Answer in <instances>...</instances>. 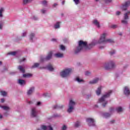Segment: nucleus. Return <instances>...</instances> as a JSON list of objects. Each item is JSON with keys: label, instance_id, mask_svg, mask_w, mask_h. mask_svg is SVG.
Wrapping results in <instances>:
<instances>
[{"label": "nucleus", "instance_id": "f257e3e1", "mask_svg": "<svg viewBox=\"0 0 130 130\" xmlns=\"http://www.w3.org/2000/svg\"><path fill=\"white\" fill-rule=\"evenodd\" d=\"M106 35L107 34L106 33L103 34L98 41H93V42L89 44V47H93V46H95L98 43H105L106 42H109L110 43H112L113 42V40L110 39H106L105 37H106Z\"/></svg>", "mask_w": 130, "mask_h": 130}, {"label": "nucleus", "instance_id": "f03ea898", "mask_svg": "<svg viewBox=\"0 0 130 130\" xmlns=\"http://www.w3.org/2000/svg\"><path fill=\"white\" fill-rule=\"evenodd\" d=\"M87 42L80 41L79 42V46L75 50V53H79L81 50L87 49Z\"/></svg>", "mask_w": 130, "mask_h": 130}, {"label": "nucleus", "instance_id": "7ed1b4c3", "mask_svg": "<svg viewBox=\"0 0 130 130\" xmlns=\"http://www.w3.org/2000/svg\"><path fill=\"white\" fill-rule=\"evenodd\" d=\"M112 93V91L110 90L106 94L104 95L101 99L99 100L100 103H103V106L105 107L106 104H107V101H106V99L108 98L110 96V94Z\"/></svg>", "mask_w": 130, "mask_h": 130}, {"label": "nucleus", "instance_id": "20e7f679", "mask_svg": "<svg viewBox=\"0 0 130 130\" xmlns=\"http://www.w3.org/2000/svg\"><path fill=\"white\" fill-rule=\"evenodd\" d=\"M72 69H66L64 70L63 71H62L60 73V75L61 77H62V78H66V77L70 76V74H71V73H72Z\"/></svg>", "mask_w": 130, "mask_h": 130}, {"label": "nucleus", "instance_id": "39448f33", "mask_svg": "<svg viewBox=\"0 0 130 130\" xmlns=\"http://www.w3.org/2000/svg\"><path fill=\"white\" fill-rule=\"evenodd\" d=\"M75 105H76V103L71 100L69 102V108L68 109V112H69V113L73 112L74 109H75Z\"/></svg>", "mask_w": 130, "mask_h": 130}, {"label": "nucleus", "instance_id": "423d86ee", "mask_svg": "<svg viewBox=\"0 0 130 130\" xmlns=\"http://www.w3.org/2000/svg\"><path fill=\"white\" fill-rule=\"evenodd\" d=\"M114 67H115V64L113 61H110L109 62L106 63L104 65V67L106 70H110L111 69H113Z\"/></svg>", "mask_w": 130, "mask_h": 130}, {"label": "nucleus", "instance_id": "0eeeda50", "mask_svg": "<svg viewBox=\"0 0 130 130\" xmlns=\"http://www.w3.org/2000/svg\"><path fill=\"white\" fill-rule=\"evenodd\" d=\"M86 122L89 126H95V120L94 119L87 118L86 119Z\"/></svg>", "mask_w": 130, "mask_h": 130}, {"label": "nucleus", "instance_id": "6e6552de", "mask_svg": "<svg viewBox=\"0 0 130 130\" xmlns=\"http://www.w3.org/2000/svg\"><path fill=\"white\" fill-rule=\"evenodd\" d=\"M130 12L128 11L124 14V19L121 21L122 24L126 25L127 24V20L128 19V15H129Z\"/></svg>", "mask_w": 130, "mask_h": 130}, {"label": "nucleus", "instance_id": "1a4fd4ad", "mask_svg": "<svg viewBox=\"0 0 130 130\" xmlns=\"http://www.w3.org/2000/svg\"><path fill=\"white\" fill-rule=\"evenodd\" d=\"M52 56V51H50L49 52L48 55H47L46 58H43L42 57H41V61H44V60H49L50 58H51V57Z\"/></svg>", "mask_w": 130, "mask_h": 130}, {"label": "nucleus", "instance_id": "9d476101", "mask_svg": "<svg viewBox=\"0 0 130 130\" xmlns=\"http://www.w3.org/2000/svg\"><path fill=\"white\" fill-rule=\"evenodd\" d=\"M31 116L32 117H36L37 116V111L36 108H32L31 109Z\"/></svg>", "mask_w": 130, "mask_h": 130}, {"label": "nucleus", "instance_id": "9b49d317", "mask_svg": "<svg viewBox=\"0 0 130 130\" xmlns=\"http://www.w3.org/2000/svg\"><path fill=\"white\" fill-rule=\"evenodd\" d=\"M128 6H130V1L126 2L125 4L121 7V8L122 10L125 11V10L127 9V7H128Z\"/></svg>", "mask_w": 130, "mask_h": 130}, {"label": "nucleus", "instance_id": "f8f14e48", "mask_svg": "<svg viewBox=\"0 0 130 130\" xmlns=\"http://www.w3.org/2000/svg\"><path fill=\"white\" fill-rule=\"evenodd\" d=\"M124 94L126 96H128V95H129V94H130L129 89L128 88V87L127 86H125L124 88Z\"/></svg>", "mask_w": 130, "mask_h": 130}, {"label": "nucleus", "instance_id": "ddd939ff", "mask_svg": "<svg viewBox=\"0 0 130 130\" xmlns=\"http://www.w3.org/2000/svg\"><path fill=\"white\" fill-rule=\"evenodd\" d=\"M41 128L42 129H43V130H53V129L52 128V127H51V126H45V125H42L41 126Z\"/></svg>", "mask_w": 130, "mask_h": 130}, {"label": "nucleus", "instance_id": "4468645a", "mask_svg": "<svg viewBox=\"0 0 130 130\" xmlns=\"http://www.w3.org/2000/svg\"><path fill=\"white\" fill-rule=\"evenodd\" d=\"M93 24L95 25L98 28H100V23L98 22V20L95 19L93 21Z\"/></svg>", "mask_w": 130, "mask_h": 130}, {"label": "nucleus", "instance_id": "2eb2a0df", "mask_svg": "<svg viewBox=\"0 0 130 130\" xmlns=\"http://www.w3.org/2000/svg\"><path fill=\"white\" fill-rule=\"evenodd\" d=\"M18 83L19 85H21V86H23V85H25V84H26V82L24 80L19 79L18 80Z\"/></svg>", "mask_w": 130, "mask_h": 130}, {"label": "nucleus", "instance_id": "dca6fc26", "mask_svg": "<svg viewBox=\"0 0 130 130\" xmlns=\"http://www.w3.org/2000/svg\"><path fill=\"white\" fill-rule=\"evenodd\" d=\"M34 91V87L30 88L27 91V95H31Z\"/></svg>", "mask_w": 130, "mask_h": 130}, {"label": "nucleus", "instance_id": "f3484780", "mask_svg": "<svg viewBox=\"0 0 130 130\" xmlns=\"http://www.w3.org/2000/svg\"><path fill=\"white\" fill-rule=\"evenodd\" d=\"M99 81V78H95L93 80L90 81L89 82V84H96V83H98Z\"/></svg>", "mask_w": 130, "mask_h": 130}, {"label": "nucleus", "instance_id": "a211bd4d", "mask_svg": "<svg viewBox=\"0 0 130 130\" xmlns=\"http://www.w3.org/2000/svg\"><path fill=\"white\" fill-rule=\"evenodd\" d=\"M96 95L99 96L101 94V86H100L96 91Z\"/></svg>", "mask_w": 130, "mask_h": 130}, {"label": "nucleus", "instance_id": "6ab92c4d", "mask_svg": "<svg viewBox=\"0 0 130 130\" xmlns=\"http://www.w3.org/2000/svg\"><path fill=\"white\" fill-rule=\"evenodd\" d=\"M55 57H63V54L57 53L56 54H55Z\"/></svg>", "mask_w": 130, "mask_h": 130}, {"label": "nucleus", "instance_id": "aec40b11", "mask_svg": "<svg viewBox=\"0 0 130 130\" xmlns=\"http://www.w3.org/2000/svg\"><path fill=\"white\" fill-rule=\"evenodd\" d=\"M18 70H19L20 72L21 73H25V69H24V68L21 66L18 67Z\"/></svg>", "mask_w": 130, "mask_h": 130}, {"label": "nucleus", "instance_id": "412c9836", "mask_svg": "<svg viewBox=\"0 0 130 130\" xmlns=\"http://www.w3.org/2000/svg\"><path fill=\"white\" fill-rule=\"evenodd\" d=\"M47 69L49 71H50V72H52V71L54 70V69H53V67H52V66L51 64H49V66H48Z\"/></svg>", "mask_w": 130, "mask_h": 130}, {"label": "nucleus", "instance_id": "4be33fe9", "mask_svg": "<svg viewBox=\"0 0 130 130\" xmlns=\"http://www.w3.org/2000/svg\"><path fill=\"white\" fill-rule=\"evenodd\" d=\"M116 110L117 111V112H122V111H123V109L121 107H119L116 109Z\"/></svg>", "mask_w": 130, "mask_h": 130}, {"label": "nucleus", "instance_id": "5701e85b", "mask_svg": "<svg viewBox=\"0 0 130 130\" xmlns=\"http://www.w3.org/2000/svg\"><path fill=\"white\" fill-rule=\"evenodd\" d=\"M33 0H23L24 5H27V4H29L31 3Z\"/></svg>", "mask_w": 130, "mask_h": 130}, {"label": "nucleus", "instance_id": "b1692460", "mask_svg": "<svg viewBox=\"0 0 130 130\" xmlns=\"http://www.w3.org/2000/svg\"><path fill=\"white\" fill-rule=\"evenodd\" d=\"M5 11V10L4 9V8H1L0 9V17L2 18L3 17V13H4V11Z\"/></svg>", "mask_w": 130, "mask_h": 130}, {"label": "nucleus", "instance_id": "393cba45", "mask_svg": "<svg viewBox=\"0 0 130 130\" xmlns=\"http://www.w3.org/2000/svg\"><path fill=\"white\" fill-rule=\"evenodd\" d=\"M32 76V74H23L24 78H30Z\"/></svg>", "mask_w": 130, "mask_h": 130}, {"label": "nucleus", "instance_id": "a878e982", "mask_svg": "<svg viewBox=\"0 0 130 130\" xmlns=\"http://www.w3.org/2000/svg\"><path fill=\"white\" fill-rule=\"evenodd\" d=\"M0 107H1V108H3V109H4V110H9V109H10V108H9V107L8 106H0Z\"/></svg>", "mask_w": 130, "mask_h": 130}, {"label": "nucleus", "instance_id": "bb28decb", "mask_svg": "<svg viewBox=\"0 0 130 130\" xmlns=\"http://www.w3.org/2000/svg\"><path fill=\"white\" fill-rule=\"evenodd\" d=\"M111 115V114H110V113H106L104 114V116L106 118H107L108 117H110Z\"/></svg>", "mask_w": 130, "mask_h": 130}, {"label": "nucleus", "instance_id": "cd10ccee", "mask_svg": "<svg viewBox=\"0 0 130 130\" xmlns=\"http://www.w3.org/2000/svg\"><path fill=\"white\" fill-rule=\"evenodd\" d=\"M53 108L54 109H60V108H62V106H60L56 105L53 107Z\"/></svg>", "mask_w": 130, "mask_h": 130}, {"label": "nucleus", "instance_id": "c85d7f7f", "mask_svg": "<svg viewBox=\"0 0 130 130\" xmlns=\"http://www.w3.org/2000/svg\"><path fill=\"white\" fill-rule=\"evenodd\" d=\"M76 81L78 82V83H81L82 82H84V80H83V79H81L79 77L76 78Z\"/></svg>", "mask_w": 130, "mask_h": 130}, {"label": "nucleus", "instance_id": "c756f323", "mask_svg": "<svg viewBox=\"0 0 130 130\" xmlns=\"http://www.w3.org/2000/svg\"><path fill=\"white\" fill-rule=\"evenodd\" d=\"M80 125H81V123L80 122L77 121L75 123V126L76 127H79V126H80Z\"/></svg>", "mask_w": 130, "mask_h": 130}, {"label": "nucleus", "instance_id": "7c9ffc66", "mask_svg": "<svg viewBox=\"0 0 130 130\" xmlns=\"http://www.w3.org/2000/svg\"><path fill=\"white\" fill-rule=\"evenodd\" d=\"M55 28L57 29L59 28V22H57L54 25Z\"/></svg>", "mask_w": 130, "mask_h": 130}, {"label": "nucleus", "instance_id": "2f4dec72", "mask_svg": "<svg viewBox=\"0 0 130 130\" xmlns=\"http://www.w3.org/2000/svg\"><path fill=\"white\" fill-rule=\"evenodd\" d=\"M38 67H39V63H35L34 66H32V69H34V68H37Z\"/></svg>", "mask_w": 130, "mask_h": 130}, {"label": "nucleus", "instance_id": "473e14b6", "mask_svg": "<svg viewBox=\"0 0 130 130\" xmlns=\"http://www.w3.org/2000/svg\"><path fill=\"white\" fill-rule=\"evenodd\" d=\"M35 36V34H31L30 35V39L31 40V41L33 40V38H34V37Z\"/></svg>", "mask_w": 130, "mask_h": 130}, {"label": "nucleus", "instance_id": "72a5a7b5", "mask_svg": "<svg viewBox=\"0 0 130 130\" xmlns=\"http://www.w3.org/2000/svg\"><path fill=\"white\" fill-rule=\"evenodd\" d=\"M8 54L9 55L11 54V55H16V54H17V52H9L8 53Z\"/></svg>", "mask_w": 130, "mask_h": 130}, {"label": "nucleus", "instance_id": "f704fd0d", "mask_svg": "<svg viewBox=\"0 0 130 130\" xmlns=\"http://www.w3.org/2000/svg\"><path fill=\"white\" fill-rule=\"evenodd\" d=\"M1 93L2 96H6L7 95V92L6 91H1Z\"/></svg>", "mask_w": 130, "mask_h": 130}, {"label": "nucleus", "instance_id": "c9c22d12", "mask_svg": "<svg viewBox=\"0 0 130 130\" xmlns=\"http://www.w3.org/2000/svg\"><path fill=\"white\" fill-rule=\"evenodd\" d=\"M60 48L61 50H66V47H64V46L61 45L60 46Z\"/></svg>", "mask_w": 130, "mask_h": 130}, {"label": "nucleus", "instance_id": "e433bc0d", "mask_svg": "<svg viewBox=\"0 0 130 130\" xmlns=\"http://www.w3.org/2000/svg\"><path fill=\"white\" fill-rule=\"evenodd\" d=\"M114 53H115V51L114 50H112V51H110V54L111 55H113V54H114Z\"/></svg>", "mask_w": 130, "mask_h": 130}, {"label": "nucleus", "instance_id": "4c0bfd02", "mask_svg": "<svg viewBox=\"0 0 130 130\" xmlns=\"http://www.w3.org/2000/svg\"><path fill=\"white\" fill-rule=\"evenodd\" d=\"M42 4L43 6H46L47 5V2H46V1H44L42 2Z\"/></svg>", "mask_w": 130, "mask_h": 130}, {"label": "nucleus", "instance_id": "58836bf2", "mask_svg": "<svg viewBox=\"0 0 130 130\" xmlns=\"http://www.w3.org/2000/svg\"><path fill=\"white\" fill-rule=\"evenodd\" d=\"M74 2L75 3L76 5H78L80 3V0H74Z\"/></svg>", "mask_w": 130, "mask_h": 130}, {"label": "nucleus", "instance_id": "ea45409f", "mask_svg": "<svg viewBox=\"0 0 130 130\" xmlns=\"http://www.w3.org/2000/svg\"><path fill=\"white\" fill-rule=\"evenodd\" d=\"M90 75H91V73H90V72L86 71L85 72V76H90Z\"/></svg>", "mask_w": 130, "mask_h": 130}, {"label": "nucleus", "instance_id": "a19ab883", "mask_svg": "<svg viewBox=\"0 0 130 130\" xmlns=\"http://www.w3.org/2000/svg\"><path fill=\"white\" fill-rule=\"evenodd\" d=\"M117 27V25L115 24L112 25L111 26V27L113 28V29H115V28H116Z\"/></svg>", "mask_w": 130, "mask_h": 130}, {"label": "nucleus", "instance_id": "79ce46f5", "mask_svg": "<svg viewBox=\"0 0 130 130\" xmlns=\"http://www.w3.org/2000/svg\"><path fill=\"white\" fill-rule=\"evenodd\" d=\"M3 26H4V22L0 23V29H3Z\"/></svg>", "mask_w": 130, "mask_h": 130}, {"label": "nucleus", "instance_id": "37998d69", "mask_svg": "<svg viewBox=\"0 0 130 130\" xmlns=\"http://www.w3.org/2000/svg\"><path fill=\"white\" fill-rule=\"evenodd\" d=\"M105 1L107 4H108V3H111V2H112V0H105Z\"/></svg>", "mask_w": 130, "mask_h": 130}, {"label": "nucleus", "instance_id": "c03bdc74", "mask_svg": "<svg viewBox=\"0 0 130 130\" xmlns=\"http://www.w3.org/2000/svg\"><path fill=\"white\" fill-rule=\"evenodd\" d=\"M67 129V126H66L65 125H64L62 128V130H66Z\"/></svg>", "mask_w": 130, "mask_h": 130}, {"label": "nucleus", "instance_id": "a18cd8bd", "mask_svg": "<svg viewBox=\"0 0 130 130\" xmlns=\"http://www.w3.org/2000/svg\"><path fill=\"white\" fill-rule=\"evenodd\" d=\"M116 15L117 16H119V15H120V11H117V12H116Z\"/></svg>", "mask_w": 130, "mask_h": 130}, {"label": "nucleus", "instance_id": "49530a36", "mask_svg": "<svg viewBox=\"0 0 130 130\" xmlns=\"http://www.w3.org/2000/svg\"><path fill=\"white\" fill-rule=\"evenodd\" d=\"M41 12H42V14H45L46 10L43 9L41 10Z\"/></svg>", "mask_w": 130, "mask_h": 130}, {"label": "nucleus", "instance_id": "de8ad7c7", "mask_svg": "<svg viewBox=\"0 0 130 130\" xmlns=\"http://www.w3.org/2000/svg\"><path fill=\"white\" fill-rule=\"evenodd\" d=\"M32 19L33 20H38V18L36 16H33Z\"/></svg>", "mask_w": 130, "mask_h": 130}, {"label": "nucleus", "instance_id": "09e8293b", "mask_svg": "<svg viewBox=\"0 0 130 130\" xmlns=\"http://www.w3.org/2000/svg\"><path fill=\"white\" fill-rule=\"evenodd\" d=\"M25 60H26V58H23L20 60V62H22V61H25Z\"/></svg>", "mask_w": 130, "mask_h": 130}, {"label": "nucleus", "instance_id": "8fccbe9b", "mask_svg": "<svg viewBox=\"0 0 130 130\" xmlns=\"http://www.w3.org/2000/svg\"><path fill=\"white\" fill-rule=\"evenodd\" d=\"M27 34V32H25L22 34V37H24Z\"/></svg>", "mask_w": 130, "mask_h": 130}, {"label": "nucleus", "instance_id": "3c124183", "mask_svg": "<svg viewBox=\"0 0 130 130\" xmlns=\"http://www.w3.org/2000/svg\"><path fill=\"white\" fill-rule=\"evenodd\" d=\"M41 104V102H38L37 103V105H38V106H39Z\"/></svg>", "mask_w": 130, "mask_h": 130}, {"label": "nucleus", "instance_id": "603ef678", "mask_svg": "<svg viewBox=\"0 0 130 130\" xmlns=\"http://www.w3.org/2000/svg\"><path fill=\"white\" fill-rule=\"evenodd\" d=\"M52 41H53L54 42H56V39H52Z\"/></svg>", "mask_w": 130, "mask_h": 130}, {"label": "nucleus", "instance_id": "864d4df0", "mask_svg": "<svg viewBox=\"0 0 130 130\" xmlns=\"http://www.w3.org/2000/svg\"><path fill=\"white\" fill-rule=\"evenodd\" d=\"M1 102H2V103H4V102H5V99H1Z\"/></svg>", "mask_w": 130, "mask_h": 130}, {"label": "nucleus", "instance_id": "5fc2aeb1", "mask_svg": "<svg viewBox=\"0 0 130 130\" xmlns=\"http://www.w3.org/2000/svg\"><path fill=\"white\" fill-rule=\"evenodd\" d=\"M56 6H57V4H56V3H55V4L53 5V7H56Z\"/></svg>", "mask_w": 130, "mask_h": 130}, {"label": "nucleus", "instance_id": "6e6d98bb", "mask_svg": "<svg viewBox=\"0 0 130 130\" xmlns=\"http://www.w3.org/2000/svg\"><path fill=\"white\" fill-rule=\"evenodd\" d=\"M114 121H115L114 120H112L111 122H110V123H113L114 122Z\"/></svg>", "mask_w": 130, "mask_h": 130}, {"label": "nucleus", "instance_id": "4d7b16f0", "mask_svg": "<svg viewBox=\"0 0 130 130\" xmlns=\"http://www.w3.org/2000/svg\"><path fill=\"white\" fill-rule=\"evenodd\" d=\"M0 118H3V115H2L1 114H0Z\"/></svg>", "mask_w": 130, "mask_h": 130}, {"label": "nucleus", "instance_id": "13d9d810", "mask_svg": "<svg viewBox=\"0 0 130 130\" xmlns=\"http://www.w3.org/2000/svg\"><path fill=\"white\" fill-rule=\"evenodd\" d=\"M100 48L101 49H102V48H104V47H100Z\"/></svg>", "mask_w": 130, "mask_h": 130}, {"label": "nucleus", "instance_id": "bf43d9fd", "mask_svg": "<svg viewBox=\"0 0 130 130\" xmlns=\"http://www.w3.org/2000/svg\"><path fill=\"white\" fill-rule=\"evenodd\" d=\"M62 5H64V1H63V2H62Z\"/></svg>", "mask_w": 130, "mask_h": 130}, {"label": "nucleus", "instance_id": "052dcab7", "mask_svg": "<svg viewBox=\"0 0 130 130\" xmlns=\"http://www.w3.org/2000/svg\"><path fill=\"white\" fill-rule=\"evenodd\" d=\"M28 103L29 104H31V103H32V102H29Z\"/></svg>", "mask_w": 130, "mask_h": 130}, {"label": "nucleus", "instance_id": "680f3d73", "mask_svg": "<svg viewBox=\"0 0 130 130\" xmlns=\"http://www.w3.org/2000/svg\"><path fill=\"white\" fill-rule=\"evenodd\" d=\"M2 61H0V66H2Z\"/></svg>", "mask_w": 130, "mask_h": 130}, {"label": "nucleus", "instance_id": "e2e57ef3", "mask_svg": "<svg viewBox=\"0 0 130 130\" xmlns=\"http://www.w3.org/2000/svg\"><path fill=\"white\" fill-rule=\"evenodd\" d=\"M99 0H95V2H98Z\"/></svg>", "mask_w": 130, "mask_h": 130}, {"label": "nucleus", "instance_id": "0e129e2a", "mask_svg": "<svg viewBox=\"0 0 130 130\" xmlns=\"http://www.w3.org/2000/svg\"><path fill=\"white\" fill-rule=\"evenodd\" d=\"M119 35H121V34H120Z\"/></svg>", "mask_w": 130, "mask_h": 130}, {"label": "nucleus", "instance_id": "69168bd1", "mask_svg": "<svg viewBox=\"0 0 130 130\" xmlns=\"http://www.w3.org/2000/svg\"><path fill=\"white\" fill-rule=\"evenodd\" d=\"M38 130H40V129H38Z\"/></svg>", "mask_w": 130, "mask_h": 130}]
</instances>
